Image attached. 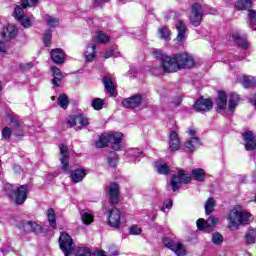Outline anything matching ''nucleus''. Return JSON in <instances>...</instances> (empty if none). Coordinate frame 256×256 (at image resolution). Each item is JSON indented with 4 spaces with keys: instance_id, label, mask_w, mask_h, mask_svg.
<instances>
[{
    "instance_id": "nucleus-39",
    "label": "nucleus",
    "mask_w": 256,
    "mask_h": 256,
    "mask_svg": "<svg viewBox=\"0 0 256 256\" xmlns=\"http://www.w3.org/2000/svg\"><path fill=\"white\" fill-rule=\"evenodd\" d=\"M215 211V199L208 198L205 203V213L206 215H211Z\"/></svg>"
},
{
    "instance_id": "nucleus-34",
    "label": "nucleus",
    "mask_w": 256,
    "mask_h": 256,
    "mask_svg": "<svg viewBox=\"0 0 256 256\" xmlns=\"http://www.w3.org/2000/svg\"><path fill=\"white\" fill-rule=\"evenodd\" d=\"M158 35L162 41H169L171 39V30L167 26L160 27Z\"/></svg>"
},
{
    "instance_id": "nucleus-5",
    "label": "nucleus",
    "mask_w": 256,
    "mask_h": 256,
    "mask_svg": "<svg viewBox=\"0 0 256 256\" xmlns=\"http://www.w3.org/2000/svg\"><path fill=\"white\" fill-rule=\"evenodd\" d=\"M197 228L199 231H204V233H211L213 229L219 225V218L211 215L207 220L200 218L196 222Z\"/></svg>"
},
{
    "instance_id": "nucleus-2",
    "label": "nucleus",
    "mask_w": 256,
    "mask_h": 256,
    "mask_svg": "<svg viewBox=\"0 0 256 256\" xmlns=\"http://www.w3.org/2000/svg\"><path fill=\"white\" fill-rule=\"evenodd\" d=\"M253 221V215L243 210L241 205H236L228 213V229L237 231L241 225H250Z\"/></svg>"
},
{
    "instance_id": "nucleus-30",
    "label": "nucleus",
    "mask_w": 256,
    "mask_h": 256,
    "mask_svg": "<svg viewBox=\"0 0 256 256\" xmlns=\"http://www.w3.org/2000/svg\"><path fill=\"white\" fill-rule=\"evenodd\" d=\"M201 147V140L197 137H192L185 142V148L189 151H195Z\"/></svg>"
},
{
    "instance_id": "nucleus-38",
    "label": "nucleus",
    "mask_w": 256,
    "mask_h": 256,
    "mask_svg": "<svg viewBox=\"0 0 256 256\" xmlns=\"http://www.w3.org/2000/svg\"><path fill=\"white\" fill-rule=\"evenodd\" d=\"M96 43H109L111 41V36L107 35L105 32H98L95 36Z\"/></svg>"
},
{
    "instance_id": "nucleus-7",
    "label": "nucleus",
    "mask_w": 256,
    "mask_h": 256,
    "mask_svg": "<svg viewBox=\"0 0 256 256\" xmlns=\"http://www.w3.org/2000/svg\"><path fill=\"white\" fill-rule=\"evenodd\" d=\"M29 193L27 185H22L16 188L13 193L9 194L10 199L16 203V205H23L27 201V194Z\"/></svg>"
},
{
    "instance_id": "nucleus-1",
    "label": "nucleus",
    "mask_w": 256,
    "mask_h": 256,
    "mask_svg": "<svg viewBox=\"0 0 256 256\" xmlns=\"http://www.w3.org/2000/svg\"><path fill=\"white\" fill-rule=\"evenodd\" d=\"M157 59L161 61V68L164 73H177L183 69H193L195 66V58L187 52L173 54L172 56L162 54L155 51Z\"/></svg>"
},
{
    "instance_id": "nucleus-24",
    "label": "nucleus",
    "mask_w": 256,
    "mask_h": 256,
    "mask_svg": "<svg viewBox=\"0 0 256 256\" xmlns=\"http://www.w3.org/2000/svg\"><path fill=\"white\" fill-rule=\"evenodd\" d=\"M23 229L26 233H36V235H39L43 231L41 225L31 220L24 223Z\"/></svg>"
},
{
    "instance_id": "nucleus-33",
    "label": "nucleus",
    "mask_w": 256,
    "mask_h": 256,
    "mask_svg": "<svg viewBox=\"0 0 256 256\" xmlns=\"http://www.w3.org/2000/svg\"><path fill=\"white\" fill-rule=\"evenodd\" d=\"M46 217L50 227H52V229H57V215L55 214V210L53 208H49L46 211Z\"/></svg>"
},
{
    "instance_id": "nucleus-10",
    "label": "nucleus",
    "mask_w": 256,
    "mask_h": 256,
    "mask_svg": "<svg viewBox=\"0 0 256 256\" xmlns=\"http://www.w3.org/2000/svg\"><path fill=\"white\" fill-rule=\"evenodd\" d=\"M191 181L190 176L185 175V171L182 169L178 170V174L172 177L170 185L172 187V191H178L183 183H189Z\"/></svg>"
},
{
    "instance_id": "nucleus-11",
    "label": "nucleus",
    "mask_w": 256,
    "mask_h": 256,
    "mask_svg": "<svg viewBox=\"0 0 256 256\" xmlns=\"http://www.w3.org/2000/svg\"><path fill=\"white\" fill-rule=\"evenodd\" d=\"M201 21H203V7L196 3L192 6L190 23L194 27H199V25H201Z\"/></svg>"
},
{
    "instance_id": "nucleus-59",
    "label": "nucleus",
    "mask_w": 256,
    "mask_h": 256,
    "mask_svg": "<svg viewBox=\"0 0 256 256\" xmlns=\"http://www.w3.org/2000/svg\"><path fill=\"white\" fill-rule=\"evenodd\" d=\"M151 221H155L157 219V211H152L150 216Z\"/></svg>"
},
{
    "instance_id": "nucleus-22",
    "label": "nucleus",
    "mask_w": 256,
    "mask_h": 256,
    "mask_svg": "<svg viewBox=\"0 0 256 256\" xmlns=\"http://www.w3.org/2000/svg\"><path fill=\"white\" fill-rule=\"evenodd\" d=\"M168 144L171 151H179V148L181 147V140L179 139V134L176 131H170Z\"/></svg>"
},
{
    "instance_id": "nucleus-41",
    "label": "nucleus",
    "mask_w": 256,
    "mask_h": 256,
    "mask_svg": "<svg viewBox=\"0 0 256 256\" xmlns=\"http://www.w3.org/2000/svg\"><path fill=\"white\" fill-rule=\"evenodd\" d=\"M9 55V42L0 38V57Z\"/></svg>"
},
{
    "instance_id": "nucleus-46",
    "label": "nucleus",
    "mask_w": 256,
    "mask_h": 256,
    "mask_svg": "<svg viewBox=\"0 0 256 256\" xmlns=\"http://www.w3.org/2000/svg\"><path fill=\"white\" fill-rule=\"evenodd\" d=\"M91 106L93 109H95V111H101V109H103V99L95 98L92 100Z\"/></svg>"
},
{
    "instance_id": "nucleus-26",
    "label": "nucleus",
    "mask_w": 256,
    "mask_h": 256,
    "mask_svg": "<svg viewBox=\"0 0 256 256\" xmlns=\"http://www.w3.org/2000/svg\"><path fill=\"white\" fill-rule=\"evenodd\" d=\"M86 176L87 170L83 168L76 169L71 172V179L74 183H81V181H83V179H85Z\"/></svg>"
},
{
    "instance_id": "nucleus-36",
    "label": "nucleus",
    "mask_w": 256,
    "mask_h": 256,
    "mask_svg": "<svg viewBox=\"0 0 256 256\" xmlns=\"http://www.w3.org/2000/svg\"><path fill=\"white\" fill-rule=\"evenodd\" d=\"M192 177L195 181L203 182L205 181L207 174H205V170L202 168H196L192 170Z\"/></svg>"
},
{
    "instance_id": "nucleus-54",
    "label": "nucleus",
    "mask_w": 256,
    "mask_h": 256,
    "mask_svg": "<svg viewBox=\"0 0 256 256\" xmlns=\"http://www.w3.org/2000/svg\"><path fill=\"white\" fill-rule=\"evenodd\" d=\"M185 39H187V31L177 32L176 41H178V43H183Z\"/></svg>"
},
{
    "instance_id": "nucleus-17",
    "label": "nucleus",
    "mask_w": 256,
    "mask_h": 256,
    "mask_svg": "<svg viewBox=\"0 0 256 256\" xmlns=\"http://www.w3.org/2000/svg\"><path fill=\"white\" fill-rule=\"evenodd\" d=\"M231 38L233 43H235V45L240 49H244V51H247V49L251 47V44L247 41V37H242L239 32H232Z\"/></svg>"
},
{
    "instance_id": "nucleus-58",
    "label": "nucleus",
    "mask_w": 256,
    "mask_h": 256,
    "mask_svg": "<svg viewBox=\"0 0 256 256\" xmlns=\"http://www.w3.org/2000/svg\"><path fill=\"white\" fill-rule=\"evenodd\" d=\"M183 100L181 99V97H179V96H177L176 98H174L173 99V103H174V105H181V102H182Z\"/></svg>"
},
{
    "instance_id": "nucleus-23",
    "label": "nucleus",
    "mask_w": 256,
    "mask_h": 256,
    "mask_svg": "<svg viewBox=\"0 0 256 256\" xmlns=\"http://www.w3.org/2000/svg\"><path fill=\"white\" fill-rule=\"evenodd\" d=\"M50 57L56 65H60L65 62V52L61 48L51 50Z\"/></svg>"
},
{
    "instance_id": "nucleus-19",
    "label": "nucleus",
    "mask_w": 256,
    "mask_h": 256,
    "mask_svg": "<svg viewBox=\"0 0 256 256\" xmlns=\"http://www.w3.org/2000/svg\"><path fill=\"white\" fill-rule=\"evenodd\" d=\"M8 119L14 127V135L16 137H24L25 132L23 131V128L21 127V122L19 121V118L17 117V115L8 114Z\"/></svg>"
},
{
    "instance_id": "nucleus-12",
    "label": "nucleus",
    "mask_w": 256,
    "mask_h": 256,
    "mask_svg": "<svg viewBox=\"0 0 256 256\" xmlns=\"http://www.w3.org/2000/svg\"><path fill=\"white\" fill-rule=\"evenodd\" d=\"M242 139L244 141V147L246 151H255L256 137L253 131L248 130L242 133Z\"/></svg>"
},
{
    "instance_id": "nucleus-14",
    "label": "nucleus",
    "mask_w": 256,
    "mask_h": 256,
    "mask_svg": "<svg viewBox=\"0 0 256 256\" xmlns=\"http://www.w3.org/2000/svg\"><path fill=\"white\" fill-rule=\"evenodd\" d=\"M59 149V161L61 163V169H63V171H69V148L64 144H60Z\"/></svg>"
},
{
    "instance_id": "nucleus-64",
    "label": "nucleus",
    "mask_w": 256,
    "mask_h": 256,
    "mask_svg": "<svg viewBox=\"0 0 256 256\" xmlns=\"http://www.w3.org/2000/svg\"><path fill=\"white\" fill-rule=\"evenodd\" d=\"M110 255H119V251H110Z\"/></svg>"
},
{
    "instance_id": "nucleus-15",
    "label": "nucleus",
    "mask_w": 256,
    "mask_h": 256,
    "mask_svg": "<svg viewBox=\"0 0 256 256\" xmlns=\"http://www.w3.org/2000/svg\"><path fill=\"white\" fill-rule=\"evenodd\" d=\"M15 37H17V28L15 25L10 24L2 28V31L0 32V39L9 43L12 39H15Z\"/></svg>"
},
{
    "instance_id": "nucleus-48",
    "label": "nucleus",
    "mask_w": 256,
    "mask_h": 256,
    "mask_svg": "<svg viewBox=\"0 0 256 256\" xmlns=\"http://www.w3.org/2000/svg\"><path fill=\"white\" fill-rule=\"evenodd\" d=\"M13 133V130L9 127H4L2 129V139L4 141H9L11 139V134Z\"/></svg>"
},
{
    "instance_id": "nucleus-44",
    "label": "nucleus",
    "mask_w": 256,
    "mask_h": 256,
    "mask_svg": "<svg viewBox=\"0 0 256 256\" xmlns=\"http://www.w3.org/2000/svg\"><path fill=\"white\" fill-rule=\"evenodd\" d=\"M127 155H128V157H134V159L141 161V156L143 155V152L139 149H130L127 152Z\"/></svg>"
},
{
    "instance_id": "nucleus-16",
    "label": "nucleus",
    "mask_w": 256,
    "mask_h": 256,
    "mask_svg": "<svg viewBox=\"0 0 256 256\" xmlns=\"http://www.w3.org/2000/svg\"><path fill=\"white\" fill-rule=\"evenodd\" d=\"M107 197L111 205L119 203V184L111 183L107 188Z\"/></svg>"
},
{
    "instance_id": "nucleus-21",
    "label": "nucleus",
    "mask_w": 256,
    "mask_h": 256,
    "mask_svg": "<svg viewBox=\"0 0 256 256\" xmlns=\"http://www.w3.org/2000/svg\"><path fill=\"white\" fill-rule=\"evenodd\" d=\"M143 101V98L139 95L130 97L122 101L123 107L126 109H136V107H139Z\"/></svg>"
},
{
    "instance_id": "nucleus-25",
    "label": "nucleus",
    "mask_w": 256,
    "mask_h": 256,
    "mask_svg": "<svg viewBox=\"0 0 256 256\" xmlns=\"http://www.w3.org/2000/svg\"><path fill=\"white\" fill-rule=\"evenodd\" d=\"M103 84L110 97L115 96V84L113 83V76L109 74L105 75L103 78Z\"/></svg>"
},
{
    "instance_id": "nucleus-52",
    "label": "nucleus",
    "mask_w": 256,
    "mask_h": 256,
    "mask_svg": "<svg viewBox=\"0 0 256 256\" xmlns=\"http://www.w3.org/2000/svg\"><path fill=\"white\" fill-rule=\"evenodd\" d=\"M248 19L250 21V25H256V10L249 9Z\"/></svg>"
},
{
    "instance_id": "nucleus-28",
    "label": "nucleus",
    "mask_w": 256,
    "mask_h": 256,
    "mask_svg": "<svg viewBox=\"0 0 256 256\" xmlns=\"http://www.w3.org/2000/svg\"><path fill=\"white\" fill-rule=\"evenodd\" d=\"M52 75L54 77V79H52V84L54 85V87H59V85H61V80L63 79V77H65L61 72V69H59L57 66H53Z\"/></svg>"
},
{
    "instance_id": "nucleus-13",
    "label": "nucleus",
    "mask_w": 256,
    "mask_h": 256,
    "mask_svg": "<svg viewBox=\"0 0 256 256\" xmlns=\"http://www.w3.org/2000/svg\"><path fill=\"white\" fill-rule=\"evenodd\" d=\"M69 127H75L79 125V129H83L89 125V119L84 115H73L67 119Z\"/></svg>"
},
{
    "instance_id": "nucleus-37",
    "label": "nucleus",
    "mask_w": 256,
    "mask_h": 256,
    "mask_svg": "<svg viewBox=\"0 0 256 256\" xmlns=\"http://www.w3.org/2000/svg\"><path fill=\"white\" fill-rule=\"evenodd\" d=\"M245 239L249 245H253V243L256 241V229H249L245 234Z\"/></svg>"
},
{
    "instance_id": "nucleus-61",
    "label": "nucleus",
    "mask_w": 256,
    "mask_h": 256,
    "mask_svg": "<svg viewBox=\"0 0 256 256\" xmlns=\"http://www.w3.org/2000/svg\"><path fill=\"white\" fill-rule=\"evenodd\" d=\"M10 251V248H2L1 249V252L4 254V255H7V253Z\"/></svg>"
},
{
    "instance_id": "nucleus-31",
    "label": "nucleus",
    "mask_w": 256,
    "mask_h": 256,
    "mask_svg": "<svg viewBox=\"0 0 256 256\" xmlns=\"http://www.w3.org/2000/svg\"><path fill=\"white\" fill-rule=\"evenodd\" d=\"M96 55L95 44H88L84 52L85 60L88 62L95 61Z\"/></svg>"
},
{
    "instance_id": "nucleus-3",
    "label": "nucleus",
    "mask_w": 256,
    "mask_h": 256,
    "mask_svg": "<svg viewBox=\"0 0 256 256\" xmlns=\"http://www.w3.org/2000/svg\"><path fill=\"white\" fill-rule=\"evenodd\" d=\"M121 139H123V134L119 132L102 134L99 140L96 142V147L101 149L103 147H107V145L110 143L112 149L119 151Z\"/></svg>"
},
{
    "instance_id": "nucleus-27",
    "label": "nucleus",
    "mask_w": 256,
    "mask_h": 256,
    "mask_svg": "<svg viewBox=\"0 0 256 256\" xmlns=\"http://www.w3.org/2000/svg\"><path fill=\"white\" fill-rule=\"evenodd\" d=\"M234 7L237 11H248L249 13V9H253V0H238Z\"/></svg>"
},
{
    "instance_id": "nucleus-60",
    "label": "nucleus",
    "mask_w": 256,
    "mask_h": 256,
    "mask_svg": "<svg viewBox=\"0 0 256 256\" xmlns=\"http://www.w3.org/2000/svg\"><path fill=\"white\" fill-rule=\"evenodd\" d=\"M103 1H105V0H94L95 7H99V5H101V3H103Z\"/></svg>"
},
{
    "instance_id": "nucleus-4",
    "label": "nucleus",
    "mask_w": 256,
    "mask_h": 256,
    "mask_svg": "<svg viewBox=\"0 0 256 256\" xmlns=\"http://www.w3.org/2000/svg\"><path fill=\"white\" fill-rule=\"evenodd\" d=\"M59 245L65 256H71L75 251V244L71 236L65 232L60 234Z\"/></svg>"
},
{
    "instance_id": "nucleus-40",
    "label": "nucleus",
    "mask_w": 256,
    "mask_h": 256,
    "mask_svg": "<svg viewBox=\"0 0 256 256\" xmlns=\"http://www.w3.org/2000/svg\"><path fill=\"white\" fill-rule=\"evenodd\" d=\"M44 19L48 27H57L59 25V18L57 17L45 15Z\"/></svg>"
},
{
    "instance_id": "nucleus-63",
    "label": "nucleus",
    "mask_w": 256,
    "mask_h": 256,
    "mask_svg": "<svg viewBox=\"0 0 256 256\" xmlns=\"http://www.w3.org/2000/svg\"><path fill=\"white\" fill-rule=\"evenodd\" d=\"M188 133H189V135H192V136H193V135H195V134L197 133V131H195V130H189Z\"/></svg>"
},
{
    "instance_id": "nucleus-42",
    "label": "nucleus",
    "mask_w": 256,
    "mask_h": 256,
    "mask_svg": "<svg viewBox=\"0 0 256 256\" xmlns=\"http://www.w3.org/2000/svg\"><path fill=\"white\" fill-rule=\"evenodd\" d=\"M57 104H58L59 107H61L62 109H67V107H69V98L67 97V95L61 94V95L58 97Z\"/></svg>"
},
{
    "instance_id": "nucleus-6",
    "label": "nucleus",
    "mask_w": 256,
    "mask_h": 256,
    "mask_svg": "<svg viewBox=\"0 0 256 256\" xmlns=\"http://www.w3.org/2000/svg\"><path fill=\"white\" fill-rule=\"evenodd\" d=\"M14 17L17 19L18 23L24 27V29H29L35 22V17L25 15V11L21 6H16L14 9Z\"/></svg>"
},
{
    "instance_id": "nucleus-35",
    "label": "nucleus",
    "mask_w": 256,
    "mask_h": 256,
    "mask_svg": "<svg viewBox=\"0 0 256 256\" xmlns=\"http://www.w3.org/2000/svg\"><path fill=\"white\" fill-rule=\"evenodd\" d=\"M216 109L217 111H223L225 109V92L218 91V96L216 98Z\"/></svg>"
},
{
    "instance_id": "nucleus-62",
    "label": "nucleus",
    "mask_w": 256,
    "mask_h": 256,
    "mask_svg": "<svg viewBox=\"0 0 256 256\" xmlns=\"http://www.w3.org/2000/svg\"><path fill=\"white\" fill-rule=\"evenodd\" d=\"M152 73H153V75H159L160 70H157V69L153 68Z\"/></svg>"
},
{
    "instance_id": "nucleus-45",
    "label": "nucleus",
    "mask_w": 256,
    "mask_h": 256,
    "mask_svg": "<svg viewBox=\"0 0 256 256\" xmlns=\"http://www.w3.org/2000/svg\"><path fill=\"white\" fill-rule=\"evenodd\" d=\"M223 235L219 232H215L212 234V243L214 245H221L223 243Z\"/></svg>"
},
{
    "instance_id": "nucleus-8",
    "label": "nucleus",
    "mask_w": 256,
    "mask_h": 256,
    "mask_svg": "<svg viewBox=\"0 0 256 256\" xmlns=\"http://www.w3.org/2000/svg\"><path fill=\"white\" fill-rule=\"evenodd\" d=\"M164 246L167 247V249H170L178 256H185L187 255V250H185V247H183V243L172 240L170 238H164L163 239Z\"/></svg>"
},
{
    "instance_id": "nucleus-47",
    "label": "nucleus",
    "mask_w": 256,
    "mask_h": 256,
    "mask_svg": "<svg viewBox=\"0 0 256 256\" xmlns=\"http://www.w3.org/2000/svg\"><path fill=\"white\" fill-rule=\"evenodd\" d=\"M39 0H22V6L21 9L25 10L27 7H35Z\"/></svg>"
},
{
    "instance_id": "nucleus-56",
    "label": "nucleus",
    "mask_w": 256,
    "mask_h": 256,
    "mask_svg": "<svg viewBox=\"0 0 256 256\" xmlns=\"http://www.w3.org/2000/svg\"><path fill=\"white\" fill-rule=\"evenodd\" d=\"M108 164L110 167H116L117 166V158H108Z\"/></svg>"
},
{
    "instance_id": "nucleus-49",
    "label": "nucleus",
    "mask_w": 256,
    "mask_h": 256,
    "mask_svg": "<svg viewBox=\"0 0 256 256\" xmlns=\"http://www.w3.org/2000/svg\"><path fill=\"white\" fill-rule=\"evenodd\" d=\"M156 169L159 175H167L169 173V167L166 164H158L156 165Z\"/></svg>"
},
{
    "instance_id": "nucleus-51",
    "label": "nucleus",
    "mask_w": 256,
    "mask_h": 256,
    "mask_svg": "<svg viewBox=\"0 0 256 256\" xmlns=\"http://www.w3.org/2000/svg\"><path fill=\"white\" fill-rule=\"evenodd\" d=\"M175 27H176L177 33L181 31H187V25H185V22L182 20H177L175 23Z\"/></svg>"
},
{
    "instance_id": "nucleus-53",
    "label": "nucleus",
    "mask_w": 256,
    "mask_h": 256,
    "mask_svg": "<svg viewBox=\"0 0 256 256\" xmlns=\"http://www.w3.org/2000/svg\"><path fill=\"white\" fill-rule=\"evenodd\" d=\"M129 233L130 235H141V233H143V230L141 229V227L133 225L129 228Z\"/></svg>"
},
{
    "instance_id": "nucleus-9",
    "label": "nucleus",
    "mask_w": 256,
    "mask_h": 256,
    "mask_svg": "<svg viewBox=\"0 0 256 256\" xmlns=\"http://www.w3.org/2000/svg\"><path fill=\"white\" fill-rule=\"evenodd\" d=\"M107 223L110 227H114V229H119V227H121V210L115 207L108 210Z\"/></svg>"
},
{
    "instance_id": "nucleus-20",
    "label": "nucleus",
    "mask_w": 256,
    "mask_h": 256,
    "mask_svg": "<svg viewBox=\"0 0 256 256\" xmlns=\"http://www.w3.org/2000/svg\"><path fill=\"white\" fill-rule=\"evenodd\" d=\"M239 103H241V96L237 94V92H232L228 101V111L230 112V115H235Z\"/></svg>"
},
{
    "instance_id": "nucleus-18",
    "label": "nucleus",
    "mask_w": 256,
    "mask_h": 256,
    "mask_svg": "<svg viewBox=\"0 0 256 256\" xmlns=\"http://www.w3.org/2000/svg\"><path fill=\"white\" fill-rule=\"evenodd\" d=\"M194 109L198 113L203 111H211V109H213V102L211 99L200 98L195 102Z\"/></svg>"
},
{
    "instance_id": "nucleus-50",
    "label": "nucleus",
    "mask_w": 256,
    "mask_h": 256,
    "mask_svg": "<svg viewBox=\"0 0 256 256\" xmlns=\"http://www.w3.org/2000/svg\"><path fill=\"white\" fill-rule=\"evenodd\" d=\"M173 207V200H166L163 205L160 207V211L167 213Z\"/></svg>"
},
{
    "instance_id": "nucleus-55",
    "label": "nucleus",
    "mask_w": 256,
    "mask_h": 256,
    "mask_svg": "<svg viewBox=\"0 0 256 256\" xmlns=\"http://www.w3.org/2000/svg\"><path fill=\"white\" fill-rule=\"evenodd\" d=\"M77 256H91V252L87 248L78 249Z\"/></svg>"
},
{
    "instance_id": "nucleus-57",
    "label": "nucleus",
    "mask_w": 256,
    "mask_h": 256,
    "mask_svg": "<svg viewBox=\"0 0 256 256\" xmlns=\"http://www.w3.org/2000/svg\"><path fill=\"white\" fill-rule=\"evenodd\" d=\"M110 57H113V50L110 49L104 53V59H109Z\"/></svg>"
},
{
    "instance_id": "nucleus-29",
    "label": "nucleus",
    "mask_w": 256,
    "mask_h": 256,
    "mask_svg": "<svg viewBox=\"0 0 256 256\" xmlns=\"http://www.w3.org/2000/svg\"><path fill=\"white\" fill-rule=\"evenodd\" d=\"M241 85L244 89H251L256 87V77L244 75L241 80Z\"/></svg>"
},
{
    "instance_id": "nucleus-32",
    "label": "nucleus",
    "mask_w": 256,
    "mask_h": 256,
    "mask_svg": "<svg viewBox=\"0 0 256 256\" xmlns=\"http://www.w3.org/2000/svg\"><path fill=\"white\" fill-rule=\"evenodd\" d=\"M80 219L84 225L88 226L95 221V215H93V213L90 211H81Z\"/></svg>"
},
{
    "instance_id": "nucleus-43",
    "label": "nucleus",
    "mask_w": 256,
    "mask_h": 256,
    "mask_svg": "<svg viewBox=\"0 0 256 256\" xmlns=\"http://www.w3.org/2000/svg\"><path fill=\"white\" fill-rule=\"evenodd\" d=\"M52 37H53V31H51L50 29H48L44 32L43 43H44L45 47H51Z\"/></svg>"
}]
</instances>
